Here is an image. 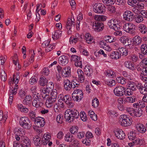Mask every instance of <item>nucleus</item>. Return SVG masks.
Masks as SVG:
<instances>
[{
	"label": "nucleus",
	"mask_w": 147,
	"mask_h": 147,
	"mask_svg": "<svg viewBox=\"0 0 147 147\" xmlns=\"http://www.w3.org/2000/svg\"><path fill=\"white\" fill-rule=\"evenodd\" d=\"M79 112L75 109H69L65 112V118L67 121L71 122L79 117Z\"/></svg>",
	"instance_id": "obj_1"
},
{
	"label": "nucleus",
	"mask_w": 147,
	"mask_h": 147,
	"mask_svg": "<svg viewBox=\"0 0 147 147\" xmlns=\"http://www.w3.org/2000/svg\"><path fill=\"white\" fill-rule=\"evenodd\" d=\"M19 123L21 126L25 129H29L31 127L30 120L26 117H21L20 118Z\"/></svg>",
	"instance_id": "obj_2"
},
{
	"label": "nucleus",
	"mask_w": 147,
	"mask_h": 147,
	"mask_svg": "<svg viewBox=\"0 0 147 147\" xmlns=\"http://www.w3.org/2000/svg\"><path fill=\"white\" fill-rule=\"evenodd\" d=\"M128 137L129 139L133 140L132 142L134 144H136L141 145L142 143L143 140L140 139L136 137V135L135 132L134 131L130 132L128 134Z\"/></svg>",
	"instance_id": "obj_3"
},
{
	"label": "nucleus",
	"mask_w": 147,
	"mask_h": 147,
	"mask_svg": "<svg viewBox=\"0 0 147 147\" xmlns=\"http://www.w3.org/2000/svg\"><path fill=\"white\" fill-rule=\"evenodd\" d=\"M57 92L52 91L49 99H47L46 102L45 104L47 107H51L52 104L55 102L57 99Z\"/></svg>",
	"instance_id": "obj_4"
},
{
	"label": "nucleus",
	"mask_w": 147,
	"mask_h": 147,
	"mask_svg": "<svg viewBox=\"0 0 147 147\" xmlns=\"http://www.w3.org/2000/svg\"><path fill=\"white\" fill-rule=\"evenodd\" d=\"M123 29L126 32L132 34L135 33V25L132 23H127L124 25Z\"/></svg>",
	"instance_id": "obj_5"
},
{
	"label": "nucleus",
	"mask_w": 147,
	"mask_h": 147,
	"mask_svg": "<svg viewBox=\"0 0 147 147\" xmlns=\"http://www.w3.org/2000/svg\"><path fill=\"white\" fill-rule=\"evenodd\" d=\"M122 119L121 125L124 126H128L131 125L132 123L131 119H130L126 115H121Z\"/></svg>",
	"instance_id": "obj_6"
},
{
	"label": "nucleus",
	"mask_w": 147,
	"mask_h": 147,
	"mask_svg": "<svg viewBox=\"0 0 147 147\" xmlns=\"http://www.w3.org/2000/svg\"><path fill=\"white\" fill-rule=\"evenodd\" d=\"M94 11L97 13H102L105 11V8L104 5L99 3L95 4L93 6Z\"/></svg>",
	"instance_id": "obj_7"
},
{
	"label": "nucleus",
	"mask_w": 147,
	"mask_h": 147,
	"mask_svg": "<svg viewBox=\"0 0 147 147\" xmlns=\"http://www.w3.org/2000/svg\"><path fill=\"white\" fill-rule=\"evenodd\" d=\"M74 18L73 19L72 18H69L67 22L66 28L68 31L67 33L68 34H71V29L72 27H75V23L74 22Z\"/></svg>",
	"instance_id": "obj_8"
},
{
	"label": "nucleus",
	"mask_w": 147,
	"mask_h": 147,
	"mask_svg": "<svg viewBox=\"0 0 147 147\" xmlns=\"http://www.w3.org/2000/svg\"><path fill=\"white\" fill-rule=\"evenodd\" d=\"M123 16L125 20L131 22L134 19L133 13L129 11H125Z\"/></svg>",
	"instance_id": "obj_9"
},
{
	"label": "nucleus",
	"mask_w": 147,
	"mask_h": 147,
	"mask_svg": "<svg viewBox=\"0 0 147 147\" xmlns=\"http://www.w3.org/2000/svg\"><path fill=\"white\" fill-rule=\"evenodd\" d=\"M125 90V87L121 86H118L116 87L114 90V93L115 95L121 96L123 95Z\"/></svg>",
	"instance_id": "obj_10"
},
{
	"label": "nucleus",
	"mask_w": 147,
	"mask_h": 147,
	"mask_svg": "<svg viewBox=\"0 0 147 147\" xmlns=\"http://www.w3.org/2000/svg\"><path fill=\"white\" fill-rule=\"evenodd\" d=\"M116 137L118 139L123 140L125 138V135L122 129H117L114 131Z\"/></svg>",
	"instance_id": "obj_11"
},
{
	"label": "nucleus",
	"mask_w": 147,
	"mask_h": 147,
	"mask_svg": "<svg viewBox=\"0 0 147 147\" xmlns=\"http://www.w3.org/2000/svg\"><path fill=\"white\" fill-rule=\"evenodd\" d=\"M120 41L125 46H129L131 45V41L126 36L121 37L120 39Z\"/></svg>",
	"instance_id": "obj_12"
},
{
	"label": "nucleus",
	"mask_w": 147,
	"mask_h": 147,
	"mask_svg": "<svg viewBox=\"0 0 147 147\" xmlns=\"http://www.w3.org/2000/svg\"><path fill=\"white\" fill-rule=\"evenodd\" d=\"M95 25H94L93 28L96 31L99 32L102 30L104 27L103 23L100 22H95Z\"/></svg>",
	"instance_id": "obj_13"
},
{
	"label": "nucleus",
	"mask_w": 147,
	"mask_h": 147,
	"mask_svg": "<svg viewBox=\"0 0 147 147\" xmlns=\"http://www.w3.org/2000/svg\"><path fill=\"white\" fill-rule=\"evenodd\" d=\"M52 89L50 88L46 87V88H44L42 89V97L43 98H45L47 96H49V94L50 92H51L52 91Z\"/></svg>",
	"instance_id": "obj_14"
},
{
	"label": "nucleus",
	"mask_w": 147,
	"mask_h": 147,
	"mask_svg": "<svg viewBox=\"0 0 147 147\" xmlns=\"http://www.w3.org/2000/svg\"><path fill=\"white\" fill-rule=\"evenodd\" d=\"M59 61L62 65H65L68 63V57L65 55L61 56L59 58Z\"/></svg>",
	"instance_id": "obj_15"
},
{
	"label": "nucleus",
	"mask_w": 147,
	"mask_h": 147,
	"mask_svg": "<svg viewBox=\"0 0 147 147\" xmlns=\"http://www.w3.org/2000/svg\"><path fill=\"white\" fill-rule=\"evenodd\" d=\"M70 67H68L63 69L61 72V74L64 77L68 76L70 74Z\"/></svg>",
	"instance_id": "obj_16"
},
{
	"label": "nucleus",
	"mask_w": 147,
	"mask_h": 147,
	"mask_svg": "<svg viewBox=\"0 0 147 147\" xmlns=\"http://www.w3.org/2000/svg\"><path fill=\"white\" fill-rule=\"evenodd\" d=\"M45 124V122L44 118L40 117H37V127H43Z\"/></svg>",
	"instance_id": "obj_17"
},
{
	"label": "nucleus",
	"mask_w": 147,
	"mask_h": 147,
	"mask_svg": "<svg viewBox=\"0 0 147 147\" xmlns=\"http://www.w3.org/2000/svg\"><path fill=\"white\" fill-rule=\"evenodd\" d=\"M63 83L64 87L67 91L69 90L72 88L73 85H70V82L68 80H64Z\"/></svg>",
	"instance_id": "obj_18"
},
{
	"label": "nucleus",
	"mask_w": 147,
	"mask_h": 147,
	"mask_svg": "<svg viewBox=\"0 0 147 147\" xmlns=\"http://www.w3.org/2000/svg\"><path fill=\"white\" fill-rule=\"evenodd\" d=\"M142 41V38L138 36H135L133 39V43L135 45H139Z\"/></svg>",
	"instance_id": "obj_19"
},
{
	"label": "nucleus",
	"mask_w": 147,
	"mask_h": 147,
	"mask_svg": "<svg viewBox=\"0 0 147 147\" xmlns=\"http://www.w3.org/2000/svg\"><path fill=\"white\" fill-rule=\"evenodd\" d=\"M85 74L88 76H91L93 72V70L89 66H86L84 68Z\"/></svg>",
	"instance_id": "obj_20"
},
{
	"label": "nucleus",
	"mask_w": 147,
	"mask_h": 147,
	"mask_svg": "<svg viewBox=\"0 0 147 147\" xmlns=\"http://www.w3.org/2000/svg\"><path fill=\"white\" fill-rule=\"evenodd\" d=\"M133 115L136 117H140L142 114V110L141 108H138V109H132Z\"/></svg>",
	"instance_id": "obj_21"
},
{
	"label": "nucleus",
	"mask_w": 147,
	"mask_h": 147,
	"mask_svg": "<svg viewBox=\"0 0 147 147\" xmlns=\"http://www.w3.org/2000/svg\"><path fill=\"white\" fill-rule=\"evenodd\" d=\"M136 128L139 132L143 133L146 131V129L143 125L140 124H138L136 125Z\"/></svg>",
	"instance_id": "obj_22"
},
{
	"label": "nucleus",
	"mask_w": 147,
	"mask_h": 147,
	"mask_svg": "<svg viewBox=\"0 0 147 147\" xmlns=\"http://www.w3.org/2000/svg\"><path fill=\"white\" fill-rule=\"evenodd\" d=\"M77 73L78 74L79 79L80 82H84L85 78L84 73L80 69H78Z\"/></svg>",
	"instance_id": "obj_23"
},
{
	"label": "nucleus",
	"mask_w": 147,
	"mask_h": 147,
	"mask_svg": "<svg viewBox=\"0 0 147 147\" xmlns=\"http://www.w3.org/2000/svg\"><path fill=\"white\" fill-rule=\"evenodd\" d=\"M22 145L24 147H30V142L28 138L26 137L22 141Z\"/></svg>",
	"instance_id": "obj_24"
},
{
	"label": "nucleus",
	"mask_w": 147,
	"mask_h": 147,
	"mask_svg": "<svg viewBox=\"0 0 147 147\" xmlns=\"http://www.w3.org/2000/svg\"><path fill=\"white\" fill-rule=\"evenodd\" d=\"M125 66L132 70L134 69V64L131 63L130 61H126L125 62Z\"/></svg>",
	"instance_id": "obj_25"
},
{
	"label": "nucleus",
	"mask_w": 147,
	"mask_h": 147,
	"mask_svg": "<svg viewBox=\"0 0 147 147\" xmlns=\"http://www.w3.org/2000/svg\"><path fill=\"white\" fill-rule=\"evenodd\" d=\"M73 92H75V94L78 96L80 100L83 98V93L81 90L76 89Z\"/></svg>",
	"instance_id": "obj_26"
},
{
	"label": "nucleus",
	"mask_w": 147,
	"mask_h": 147,
	"mask_svg": "<svg viewBox=\"0 0 147 147\" xmlns=\"http://www.w3.org/2000/svg\"><path fill=\"white\" fill-rule=\"evenodd\" d=\"M110 56L112 59H117L121 57V54H119L118 51L114 52L111 53Z\"/></svg>",
	"instance_id": "obj_27"
},
{
	"label": "nucleus",
	"mask_w": 147,
	"mask_h": 147,
	"mask_svg": "<svg viewBox=\"0 0 147 147\" xmlns=\"http://www.w3.org/2000/svg\"><path fill=\"white\" fill-rule=\"evenodd\" d=\"M48 80L44 77H41L38 82L39 85L41 86H44L47 83Z\"/></svg>",
	"instance_id": "obj_28"
},
{
	"label": "nucleus",
	"mask_w": 147,
	"mask_h": 147,
	"mask_svg": "<svg viewBox=\"0 0 147 147\" xmlns=\"http://www.w3.org/2000/svg\"><path fill=\"white\" fill-rule=\"evenodd\" d=\"M94 19L97 21L96 22H101L100 21H104L106 19L105 17L103 16H98L96 15L94 16Z\"/></svg>",
	"instance_id": "obj_29"
},
{
	"label": "nucleus",
	"mask_w": 147,
	"mask_h": 147,
	"mask_svg": "<svg viewBox=\"0 0 147 147\" xmlns=\"http://www.w3.org/2000/svg\"><path fill=\"white\" fill-rule=\"evenodd\" d=\"M59 30L55 31L54 32V34L52 35V38L54 40H57L61 36L62 34L61 32Z\"/></svg>",
	"instance_id": "obj_30"
},
{
	"label": "nucleus",
	"mask_w": 147,
	"mask_h": 147,
	"mask_svg": "<svg viewBox=\"0 0 147 147\" xmlns=\"http://www.w3.org/2000/svg\"><path fill=\"white\" fill-rule=\"evenodd\" d=\"M128 84V87H129L128 88L130 89V90L133 91L136 90V85L134 82H129Z\"/></svg>",
	"instance_id": "obj_31"
},
{
	"label": "nucleus",
	"mask_w": 147,
	"mask_h": 147,
	"mask_svg": "<svg viewBox=\"0 0 147 147\" xmlns=\"http://www.w3.org/2000/svg\"><path fill=\"white\" fill-rule=\"evenodd\" d=\"M37 110L39 113L42 114H45L49 112V110L47 109H45L43 107H37Z\"/></svg>",
	"instance_id": "obj_32"
},
{
	"label": "nucleus",
	"mask_w": 147,
	"mask_h": 147,
	"mask_svg": "<svg viewBox=\"0 0 147 147\" xmlns=\"http://www.w3.org/2000/svg\"><path fill=\"white\" fill-rule=\"evenodd\" d=\"M73 136L72 134L70 133H67L65 136V141L68 142H71L73 140Z\"/></svg>",
	"instance_id": "obj_33"
},
{
	"label": "nucleus",
	"mask_w": 147,
	"mask_h": 147,
	"mask_svg": "<svg viewBox=\"0 0 147 147\" xmlns=\"http://www.w3.org/2000/svg\"><path fill=\"white\" fill-rule=\"evenodd\" d=\"M141 52L144 55H147V45L146 44H144L141 47Z\"/></svg>",
	"instance_id": "obj_34"
},
{
	"label": "nucleus",
	"mask_w": 147,
	"mask_h": 147,
	"mask_svg": "<svg viewBox=\"0 0 147 147\" xmlns=\"http://www.w3.org/2000/svg\"><path fill=\"white\" fill-rule=\"evenodd\" d=\"M29 115L30 117L31 120L34 121L35 123L36 121V113L33 111H32L29 113Z\"/></svg>",
	"instance_id": "obj_35"
},
{
	"label": "nucleus",
	"mask_w": 147,
	"mask_h": 147,
	"mask_svg": "<svg viewBox=\"0 0 147 147\" xmlns=\"http://www.w3.org/2000/svg\"><path fill=\"white\" fill-rule=\"evenodd\" d=\"M102 1L104 4L107 5H111L115 2L116 0H102Z\"/></svg>",
	"instance_id": "obj_36"
},
{
	"label": "nucleus",
	"mask_w": 147,
	"mask_h": 147,
	"mask_svg": "<svg viewBox=\"0 0 147 147\" xmlns=\"http://www.w3.org/2000/svg\"><path fill=\"white\" fill-rule=\"evenodd\" d=\"M139 30L142 34H145L147 32V28L144 25L142 24L139 27Z\"/></svg>",
	"instance_id": "obj_37"
},
{
	"label": "nucleus",
	"mask_w": 147,
	"mask_h": 147,
	"mask_svg": "<svg viewBox=\"0 0 147 147\" xmlns=\"http://www.w3.org/2000/svg\"><path fill=\"white\" fill-rule=\"evenodd\" d=\"M133 93V91H131L129 88H127L125 90H125L123 94V95H125V96H129L132 94Z\"/></svg>",
	"instance_id": "obj_38"
},
{
	"label": "nucleus",
	"mask_w": 147,
	"mask_h": 147,
	"mask_svg": "<svg viewBox=\"0 0 147 147\" xmlns=\"http://www.w3.org/2000/svg\"><path fill=\"white\" fill-rule=\"evenodd\" d=\"M37 105H38V107H40L43 106V99L39 98L37 96Z\"/></svg>",
	"instance_id": "obj_39"
},
{
	"label": "nucleus",
	"mask_w": 147,
	"mask_h": 147,
	"mask_svg": "<svg viewBox=\"0 0 147 147\" xmlns=\"http://www.w3.org/2000/svg\"><path fill=\"white\" fill-rule=\"evenodd\" d=\"M1 78L2 81L3 82L5 81L7 79V75L5 71H2L1 72Z\"/></svg>",
	"instance_id": "obj_40"
},
{
	"label": "nucleus",
	"mask_w": 147,
	"mask_h": 147,
	"mask_svg": "<svg viewBox=\"0 0 147 147\" xmlns=\"http://www.w3.org/2000/svg\"><path fill=\"white\" fill-rule=\"evenodd\" d=\"M92 105L94 108L98 107L99 105V102L98 100L96 98L92 100Z\"/></svg>",
	"instance_id": "obj_41"
},
{
	"label": "nucleus",
	"mask_w": 147,
	"mask_h": 147,
	"mask_svg": "<svg viewBox=\"0 0 147 147\" xmlns=\"http://www.w3.org/2000/svg\"><path fill=\"white\" fill-rule=\"evenodd\" d=\"M56 120L58 123L60 124L63 122V117L61 115H59L57 116Z\"/></svg>",
	"instance_id": "obj_42"
},
{
	"label": "nucleus",
	"mask_w": 147,
	"mask_h": 147,
	"mask_svg": "<svg viewBox=\"0 0 147 147\" xmlns=\"http://www.w3.org/2000/svg\"><path fill=\"white\" fill-rule=\"evenodd\" d=\"M138 0H128V3L131 6L134 7V5L137 3Z\"/></svg>",
	"instance_id": "obj_43"
},
{
	"label": "nucleus",
	"mask_w": 147,
	"mask_h": 147,
	"mask_svg": "<svg viewBox=\"0 0 147 147\" xmlns=\"http://www.w3.org/2000/svg\"><path fill=\"white\" fill-rule=\"evenodd\" d=\"M135 18L136 22L138 23L142 22L143 20L142 16L141 15H136Z\"/></svg>",
	"instance_id": "obj_44"
},
{
	"label": "nucleus",
	"mask_w": 147,
	"mask_h": 147,
	"mask_svg": "<svg viewBox=\"0 0 147 147\" xmlns=\"http://www.w3.org/2000/svg\"><path fill=\"white\" fill-rule=\"evenodd\" d=\"M36 86H32L31 88V90L33 94L34 97H35V98L37 97V95L36 94Z\"/></svg>",
	"instance_id": "obj_45"
},
{
	"label": "nucleus",
	"mask_w": 147,
	"mask_h": 147,
	"mask_svg": "<svg viewBox=\"0 0 147 147\" xmlns=\"http://www.w3.org/2000/svg\"><path fill=\"white\" fill-rule=\"evenodd\" d=\"M71 61H73L75 62H76L80 60V57L76 55H72L71 56Z\"/></svg>",
	"instance_id": "obj_46"
},
{
	"label": "nucleus",
	"mask_w": 147,
	"mask_h": 147,
	"mask_svg": "<svg viewBox=\"0 0 147 147\" xmlns=\"http://www.w3.org/2000/svg\"><path fill=\"white\" fill-rule=\"evenodd\" d=\"M35 77V75L34 77H32L29 80V82L31 85H34L36 83V80Z\"/></svg>",
	"instance_id": "obj_47"
},
{
	"label": "nucleus",
	"mask_w": 147,
	"mask_h": 147,
	"mask_svg": "<svg viewBox=\"0 0 147 147\" xmlns=\"http://www.w3.org/2000/svg\"><path fill=\"white\" fill-rule=\"evenodd\" d=\"M77 127H76L72 126V127L70 129V131L71 134H74L75 133H76L78 131V129H77Z\"/></svg>",
	"instance_id": "obj_48"
},
{
	"label": "nucleus",
	"mask_w": 147,
	"mask_h": 147,
	"mask_svg": "<svg viewBox=\"0 0 147 147\" xmlns=\"http://www.w3.org/2000/svg\"><path fill=\"white\" fill-rule=\"evenodd\" d=\"M134 5L136 8L140 9H142L144 7V4L140 2L137 3Z\"/></svg>",
	"instance_id": "obj_49"
},
{
	"label": "nucleus",
	"mask_w": 147,
	"mask_h": 147,
	"mask_svg": "<svg viewBox=\"0 0 147 147\" xmlns=\"http://www.w3.org/2000/svg\"><path fill=\"white\" fill-rule=\"evenodd\" d=\"M114 20L113 19H112L111 20L108 22V25L109 26V27L110 28H113V27L115 26V24L114 23Z\"/></svg>",
	"instance_id": "obj_50"
},
{
	"label": "nucleus",
	"mask_w": 147,
	"mask_h": 147,
	"mask_svg": "<svg viewBox=\"0 0 147 147\" xmlns=\"http://www.w3.org/2000/svg\"><path fill=\"white\" fill-rule=\"evenodd\" d=\"M105 41L107 42L111 43L113 42V40L114 39L113 38H111V37L109 36H106L105 37Z\"/></svg>",
	"instance_id": "obj_51"
},
{
	"label": "nucleus",
	"mask_w": 147,
	"mask_h": 147,
	"mask_svg": "<svg viewBox=\"0 0 147 147\" xmlns=\"http://www.w3.org/2000/svg\"><path fill=\"white\" fill-rule=\"evenodd\" d=\"M65 103L69 108H72L74 105V104L72 102L71 100L69 101H67L65 102Z\"/></svg>",
	"instance_id": "obj_52"
},
{
	"label": "nucleus",
	"mask_w": 147,
	"mask_h": 147,
	"mask_svg": "<svg viewBox=\"0 0 147 147\" xmlns=\"http://www.w3.org/2000/svg\"><path fill=\"white\" fill-rule=\"evenodd\" d=\"M140 92L142 94H145L147 93V88L146 87H144L143 86L141 89Z\"/></svg>",
	"instance_id": "obj_53"
},
{
	"label": "nucleus",
	"mask_w": 147,
	"mask_h": 147,
	"mask_svg": "<svg viewBox=\"0 0 147 147\" xmlns=\"http://www.w3.org/2000/svg\"><path fill=\"white\" fill-rule=\"evenodd\" d=\"M108 9L110 13H114L115 12V9L114 6H109L108 7Z\"/></svg>",
	"instance_id": "obj_54"
},
{
	"label": "nucleus",
	"mask_w": 147,
	"mask_h": 147,
	"mask_svg": "<svg viewBox=\"0 0 147 147\" xmlns=\"http://www.w3.org/2000/svg\"><path fill=\"white\" fill-rule=\"evenodd\" d=\"M70 5L73 9H75L76 7V4L75 1L74 0H70L69 1Z\"/></svg>",
	"instance_id": "obj_55"
},
{
	"label": "nucleus",
	"mask_w": 147,
	"mask_h": 147,
	"mask_svg": "<svg viewBox=\"0 0 147 147\" xmlns=\"http://www.w3.org/2000/svg\"><path fill=\"white\" fill-rule=\"evenodd\" d=\"M75 92H73L72 95V98L73 100L75 101H78L79 99L78 96L75 94Z\"/></svg>",
	"instance_id": "obj_56"
},
{
	"label": "nucleus",
	"mask_w": 147,
	"mask_h": 147,
	"mask_svg": "<svg viewBox=\"0 0 147 147\" xmlns=\"http://www.w3.org/2000/svg\"><path fill=\"white\" fill-rule=\"evenodd\" d=\"M63 100L65 101V102L67 101H69L71 100V98L68 95H65L64 96L63 98Z\"/></svg>",
	"instance_id": "obj_57"
},
{
	"label": "nucleus",
	"mask_w": 147,
	"mask_h": 147,
	"mask_svg": "<svg viewBox=\"0 0 147 147\" xmlns=\"http://www.w3.org/2000/svg\"><path fill=\"white\" fill-rule=\"evenodd\" d=\"M46 87L47 88H50L53 89V88L54 84L52 82H50L47 83Z\"/></svg>",
	"instance_id": "obj_58"
},
{
	"label": "nucleus",
	"mask_w": 147,
	"mask_h": 147,
	"mask_svg": "<svg viewBox=\"0 0 147 147\" xmlns=\"http://www.w3.org/2000/svg\"><path fill=\"white\" fill-rule=\"evenodd\" d=\"M73 145L74 147H78L79 145V142L76 140H74L73 142Z\"/></svg>",
	"instance_id": "obj_59"
},
{
	"label": "nucleus",
	"mask_w": 147,
	"mask_h": 147,
	"mask_svg": "<svg viewBox=\"0 0 147 147\" xmlns=\"http://www.w3.org/2000/svg\"><path fill=\"white\" fill-rule=\"evenodd\" d=\"M53 46L51 45H49L47 46L46 47L45 49L46 51L47 52H49L51 51V49H53Z\"/></svg>",
	"instance_id": "obj_60"
},
{
	"label": "nucleus",
	"mask_w": 147,
	"mask_h": 147,
	"mask_svg": "<svg viewBox=\"0 0 147 147\" xmlns=\"http://www.w3.org/2000/svg\"><path fill=\"white\" fill-rule=\"evenodd\" d=\"M75 65L76 66L79 67L81 68L82 67V61H79L75 63Z\"/></svg>",
	"instance_id": "obj_61"
},
{
	"label": "nucleus",
	"mask_w": 147,
	"mask_h": 147,
	"mask_svg": "<svg viewBox=\"0 0 147 147\" xmlns=\"http://www.w3.org/2000/svg\"><path fill=\"white\" fill-rule=\"evenodd\" d=\"M86 40V42L88 43H91L94 42V40L93 39V37L92 36Z\"/></svg>",
	"instance_id": "obj_62"
},
{
	"label": "nucleus",
	"mask_w": 147,
	"mask_h": 147,
	"mask_svg": "<svg viewBox=\"0 0 147 147\" xmlns=\"http://www.w3.org/2000/svg\"><path fill=\"white\" fill-rule=\"evenodd\" d=\"M50 42L48 40H46L44 41L42 44V46L44 48H46V47L49 45Z\"/></svg>",
	"instance_id": "obj_63"
},
{
	"label": "nucleus",
	"mask_w": 147,
	"mask_h": 147,
	"mask_svg": "<svg viewBox=\"0 0 147 147\" xmlns=\"http://www.w3.org/2000/svg\"><path fill=\"white\" fill-rule=\"evenodd\" d=\"M142 70V74L144 75L147 76V68L145 67H142V69H141Z\"/></svg>",
	"instance_id": "obj_64"
}]
</instances>
